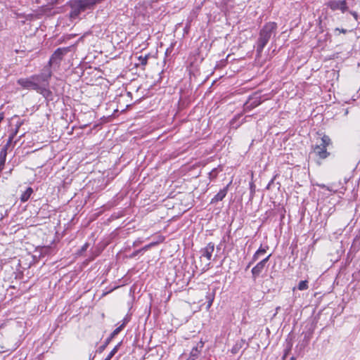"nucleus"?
<instances>
[{
	"mask_svg": "<svg viewBox=\"0 0 360 360\" xmlns=\"http://www.w3.org/2000/svg\"><path fill=\"white\" fill-rule=\"evenodd\" d=\"M271 255H269L266 257L264 258L262 260H261L259 262H258L256 266H255L252 269V276L253 280H256L257 277L260 275V274L262 272L264 269L265 268L267 262L269 261L270 257Z\"/></svg>",
	"mask_w": 360,
	"mask_h": 360,
	"instance_id": "nucleus-6",
	"label": "nucleus"
},
{
	"mask_svg": "<svg viewBox=\"0 0 360 360\" xmlns=\"http://www.w3.org/2000/svg\"><path fill=\"white\" fill-rule=\"evenodd\" d=\"M158 243L157 242H153V243H150V244L148 245H145L143 248L139 249V251H146L148 250L150 248L153 247V246H155V245H157Z\"/></svg>",
	"mask_w": 360,
	"mask_h": 360,
	"instance_id": "nucleus-25",
	"label": "nucleus"
},
{
	"mask_svg": "<svg viewBox=\"0 0 360 360\" xmlns=\"http://www.w3.org/2000/svg\"><path fill=\"white\" fill-rule=\"evenodd\" d=\"M34 78L35 77H33V76H31L29 78H20L17 82L25 89L35 90L37 93L43 95L45 98H49V92L45 89L39 87V86L35 83Z\"/></svg>",
	"mask_w": 360,
	"mask_h": 360,
	"instance_id": "nucleus-3",
	"label": "nucleus"
},
{
	"mask_svg": "<svg viewBox=\"0 0 360 360\" xmlns=\"http://www.w3.org/2000/svg\"><path fill=\"white\" fill-rule=\"evenodd\" d=\"M204 347V342L200 340L195 347H194L191 352L188 358L186 360H195L198 359L201 353V351Z\"/></svg>",
	"mask_w": 360,
	"mask_h": 360,
	"instance_id": "nucleus-9",
	"label": "nucleus"
},
{
	"mask_svg": "<svg viewBox=\"0 0 360 360\" xmlns=\"http://www.w3.org/2000/svg\"><path fill=\"white\" fill-rule=\"evenodd\" d=\"M32 193V188L31 187L27 188L26 191L21 195L20 200L23 202L27 201Z\"/></svg>",
	"mask_w": 360,
	"mask_h": 360,
	"instance_id": "nucleus-14",
	"label": "nucleus"
},
{
	"mask_svg": "<svg viewBox=\"0 0 360 360\" xmlns=\"http://www.w3.org/2000/svg\"><path fill=\"white\" fill-rule=\"evenodd\" d=\"M350 13L354 16V19L357 20L358 19V14L355 11H350Z\"/></svg>",
	"mask_w": 360,
	"mask_h": 360,
	"instance_id": "nucleus-27",
	"label": "nucleus"
},
{
	"mask_svg": "<svg viewBox=\"0 0 360 360\" xmlns=\"http://www.w3.org/2000/svg\"><path fill=\"white\" fill-rule=\"evenodd\" d=\"M317 186H318L319 187L321 188H325V189H326V190H328V191H333V190H332L330 187H328V186H326L325 184H317ZM333 192H334V193H335V191H333Z\"/></svg>",
	"mask_w": 360,
	"mask_h": 360,
	"instance_id": "nucleus-26",
	"label": "nucleus"
},
{
	"mask_svg": "<svg viewBox=\"0 0 360 360\" xmlns=\"http://www.w3.org/2000/svg\"><path fill=\"white\" fill-rule=\"evenodd\" d=\"M70 51V47H63L57 49L52 54L49 64L52 65L53 64H58L63 59V56Z\"/></svg>",
	"mask_w": 360,
	"mask_h": 360,
	"instance_id": "nucleus-5",
	"label": "nucleus"
},
{
	"mask_svg": "<svg viewBox=\"0 0 360 360\" xmlns=\"http://www.w3.org/2000/svg\"><path fill=\"white\" fill-rule=\"evenodd\" d=\"M125 324H126V322L124 321V323L120 326L119 327H117V328H115L112 333L110 334V335L109 336L110 338L113 339L117 335H118L120 331L124 328V327L125 326Z\"/></svg>",
	"mask_w": 360,
	"mask_h": 360,
	"instance_id": "nucleus-17",
	"label": "nucleus"
},
{
	"mask_svg": "<svg viewBox=\"0 0 360 360\" xmlns=\"http://www.w3.org/2000/svg\"><path fill=\"white\" fill-rule=\"evenodd\" d=\"M297 288L300 290H304L308 288V281H301L297 286Z\"/></svg>",
	"mask_w": 360,
	"mask_h": 360,
	"instance_id": "nucleus-20",
	"label": "nucleus"
},
{
	"mask_svg": "<svg viewBox=\"0 0 360 360\" xmlns=\"http://www.w3.org/2000/svg\"><path fill=\"white\" fill-rule=\"evenodd\" d=\"M328 6L333 11L340 10L342 13L347 11V6L345 0H334L328 3Z\"/></svg>",
	"mask_w": 360,
	"mask_h": 360,
	"instance_id": "nucleus-7",
	"label": "nucleus"
},
{
	"mask_svg": "<svg viewBox=\"0 0 360 360\" xmlns=\"http://www.w3.org/2000/svg\"><path fill=\"white\" fill-rule=\"evenodd\" d=\"M290 360H295V357H291Z\"/></svg>",
	"mask_w": 360,
	"mask_h": 360,
	"instance_id": "nucleus-33",
	"label": "nucleus"
},
{
	"mask_svg": "<svg viewBox=\"0 0 360 360\" xmlns=\"http://www.w3.org/2000/svg\"><path fill=\"white\" fill-rule=\"evenodd\" d=\"M35 77V83L39 87L45 89L49 92V97L51 95V91L49 89V79L51 77V71L49 68H45L39 75H32Z\"/></svg>",
	"mask_w": 360,
	"mask_h": 360,
	"instance_id": "nucleus-4",
	"label": "nucleus"
},
{
	"mask_svg": "<svg viewBox=\"0 0 360 360\" xmlns=\"http://www.w3.org/2000/svg\"><path fill=\"white\" fill-rule=\"evenodd\" d=\"M214 292H208L206 295V300H207V309H209L211 306L212 305L214 299Z\"/></svg>",
	"mask_w": 360,
	"mask_h": 360,
	"instance_id": "nucleus-15",
	"label": "nucleus"
},
{
	"mask_svg": "<svg viewBox=\"0 0 360 360\" xmlns=\"http://www.w3.org/2000/svg\"><path fill=\"white\" fill-rule=\"evenodd\" d=\"M120 345H121V343H119L118 345H117L112 349V350L108 354V355L107 356V357L104 360H110L112 358V356L117 352Z\"/></svg>",
	"mask_w": 360,
	"mask_h": 360,
	"instance_id": "nucleus-18",
	"label": "nucleus"
},
{
	"mask_svg": "<svg viewBox=\"0 0 360 360\" xmlns=\"http://www.w3.org/2000/svg\"><path fill=\"white\" fill-rule=\"evenodd\" d=\"M112 339L110 338V337H108L105 341V343L101 346L99 348H98V352H102L105 349V347H107V345L111 342Z\"/></svg>",
	"mask_w": 360,
	"mask_h": 360,
	"instance_id": "nucleus-21",
	"label": "nucleus"
},
{
	"mask_svg": "<svg viewBox=\"0 0 360 360\" xmlns=\"http://www.w3.org/2000/svg\"><path fill=\"white\" fill-rule=\"evenodd\" d=\"M229 185L224 187L223 189H221L212 199L211 203L217 202L219 201H221L226 195L228 192Z\"/></svg>",
	"mask_w": 360,
	"mask_h": 360,
	"instance_id": "nucleus-12",
	"label": "nucleus"
},
{
	"mask_svg": "<svg viewBox=\"0 0 360 360\" xmlns=\"http://www.w3.org/2000/svg\"><path fill=\"white\" fill-rule=\"evenodd\" d=\"M268 248L267 246L262 247L261 245L259 248L256 251V252L252 256L251 262L248 265V268L250 266L251 264H252L254 262H255L257 260L259 259V257L264 255L266 252V249Z\"/></svg>",
	"mask_w": 360,
	"mask_h": 360,
	"instance_id": "nucleus-13",
	"label": "nucleus"
},
{
	"mask_svg": "<svg viewBox=\"0 0 360 360\" xmlns=\"http://www.w3.org/2000/svg\"><path fill=\"white\" fill-rule=\"evenodd\" d=\"M105 0H70L68 5L70 7V18L76 19L79 15L88 10H94L97 4Z\"/></svg>",
	"mask_w": 360,
	"mask_h": 360,
	"instance_id": "nucleus-2",
	"label": "nucleus"
},
{
	"mask_svg": "<svg viewBox=\"0 0 360 360\" xmlns=\"http://www.w3.org/2000/svg\"><path fill=\"white\" fill-rule=\"evenodd\" d=\"M4 169V165H0V173L2 172V170Z\"/></svg>",
	"mask_w": 360,
	"mask_h": 360,
	"instance_id": "nucleus-32",
	"label": "nucleus"
},
{
	"mask_svg": "<svg viewBox=\"0 0 360 360\" xmlns=\"http://www.w3.org/2000/svg\"><path fill=\"white\" fill-rule=\"evenodd\" d=\"M6 156H7V153L5 152V150H1V151H0V165H3L5 166Z\"/></svg>",
	"mask_w": 360,
	"mask_h": 360,
	"instance_id": "nucleus-19",
	"label": "nucleus"
},
{
	"mask_svg": "<svg viewBox=\"0 0 360 360\" xmlns=\"http://www.w3.org/2000/svg\"><path fill=\"white\" fill-rule=\"evenodd\" d=\"M214 250V243L210 242L204 248L200 250L202 257H206L208 261H210L212 257V253Z\"/></svg>",
	"mask_w": 360,
	"mask_h": 360,
	"instance_id": "nucleus-10",
	"label": "nucleus"
},
{
	"mask_svg": "<svg viewBox=\"0 0 360 360\" xmlns=\"http://www.w3.org/2000/svg\"><path fill=\"white\" fill-rule=\"evenodd\" d=\"M241 348V345L236 343V345H234L233 346V347L231 348V352L233 354H235L236 353L238 352V351L240 350V349Z\"/></svg>",
	"mask_w": 360,
	"mask_h": 360,
	"instance_id": "nucleus-23",
	"label": "nucleus"
},
{
	"mask_svg": "<svg viewBox=\"0 0 360 360\" xmlns=\"http://www.w3.org/2000/svg\"><path fill=\"white\" fill-rule=\"evenodd\" d=\"M335 30H338L340 32H342L343 34H345L347 32V30H345V29H339V28H336Z\"/></svg>",
	"mask_w": 360,
	"mask_h": 360,
	"instance_id": "nucleus-30",
	"label": "nucleus"
},
{
	"mask_svg": "<svg viewBox=\"0 0 360 360\" xmlns=\"http://www.w3.org/2000/svg\"><path fill=\"white\" fill-rule=\"evenodd\" d=\"M210 176H216V169H214L210 173Z\"/></svg>",
	"mask_w": 360,
	"mask_h": 360,
	"instance_id": "nucleus-31",
	"label": "nucleus"
},
{
	"mask_svg": "<svg viewBox=\"0 0 360 360\" xmlns=\"http://www.w3.org/2000/svg\"><path fill=\"white\" fill-rule=\"evenodd\" d=\"M314 152L321 160H324L330 155V153L327 151L326 148L321 145L315 146Z\"/></svg>",
	"mask_w": 360,
	"mask_h": 360,
	"instance_id": "nucleus-11",
	"label": "nucleus"
},
{
	"mask_svg": "<svg viewBox=\"0 0 360 360\" xmlns=\"http://www.w3.org/2000/svg\"><path fill=\"white\" fill-rule=\"evenodd\" d=\"M262 103L260 96L255 95L249 98L248 101L245 103V110H252Z\"/></svg>",
	"mask_w": 360,
	"mask_h": 360,
	"instance_id": "nucleus-8",
	"label": "nucleus"
},
{
	"mask_svg": "<svg viewBox=\"0 0 360 360\" xmlns=\"http://www.w3.org/2000/svg\"><path fill=\"white\" fill-rule=\"evenodd\" d=\"M277 24L274 22L266 23L260 30L259 37L256 43L257 55L260 56L264 48L268 44L272 35H275L277 32Z\"/></svg>",
	"mask_w": 360,
	"mask_h": 360,
	"instance_id": "nucleus-1",
	"label": "nucleus"
},
{
	"mask_svg": "<svg viewBox=\"0 0 360 360\" xmlns=\"http://www.w3.org/2000/svg\"><path fill=\"white\" fill-rule=\"evenodd\" d=\"M88 247H89V244H88V243H85V244L82 247L81 250H82V252L86 251V250H87Z\"/></svg>",
	"mask_w": 360,
	"mask_h": 360,
	"instance_id": "nucleus-28",
	"label": "nucleus"
},
{
	"mask_svg": "<svg viewBox=\"0 0 360 360\" xmlns=\"http://www.w3.org/2000/svg\"><path fill=\"white\" fill-rule=\"evenodd\" d=\"M12 141H13V136H10L8 140V141H7V143H6V144L3 146L1 150H5V152L7 153V151H8V148H9L11 143H12Z\"/></svg>",
	"mask_w": 360,
	"mask_h": 360,
	"instance_id": "nucleus-24",
	"label": "nucleus"
},
{
	"mask_svg": "<svg viewBox=\"0 0 360 360\" xmlns=\"http://www.w3.org/2000/svg\"><path fill=\"white\" fill-rule=\"evenodd\" d=\"M148 55H146L145 56H140L139 57V60L141 65H146L148 63Z\"/></svg>",
	"mask_w": 360,
	"mask_h": 360,
	"instance_id": "nucleus-22",
	"label": "nucleus"
},
{
	"mask_svg": "<svg viewBox=\"0 0 360 360\" xmlns=\"http://www.w3.org/2000/svg\"><path fill=\"white\" fill-rule=\"evenodd\" d=\"M142 251H139V250L134 252L131 255V257H136L139 253L141 252Z\"/></svg>",
	"mask_w": 360,
	"mask_h": 360,
	"instance_id": "nucleus-29",
	"label": "nucleus"
},
{
	"mask_svg": "<svg viewBox=\"0 0 360 360\" xmlns=\"http://www.w3.org/2000/svg\"><path fill=\"white\" fill-rule=\"evenodd\" d=\"M332 143L330 138L327 135H323L321 138V146L327 148L328 146H330Z\"/></svg>",
	"mask_w": 360,
	"mask_h": 360,
	"instance_id": "nucleus-16",
	"label": "nucleus"
}]
</instances>
